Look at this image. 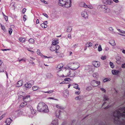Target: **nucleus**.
Listing matches in <instances>:
<instances>
[{
    "mask_svg": "<svg viewBox=\"0 0 125 125\" xmlns=\"http://www.w3.org/2000/svg\"><path fill=\"white\" fill-rule=\"evenodd\" d=\"M114 116L115 117L114 122L115 124H117L120 122V118L121 117L124 118L123 119L125 120V107L120 108L118 110L115 111L113 113Z\"/></svg>",
    "mask_w": 125,
    "mask_h": 125,
    "instance_id": "f257e3e1",
    "label": "nucleus"
},
{
    "mask_svg": "<svg viewBox=\"0 0 125 125\" xmlns=\"http://www.w3.org/2000/svg\"><path fill=\"white\" fill-rule=\"evenodd\" d=\"M37 109L38 111L40 112L47 113L49 111L47 105L42 102H40L38 104Z\"/></svg>",
    "mask_w": 125,
    "mask_h": 125,
    "instance_id": "f03ea898",
    "label": "nucleus"
},
{
    "mask_svg": "<svg viewBox=\"0 0 125 125\" xmlns=\"http://www.w3.org/2000/svg\"><path fill=\"white\" fill-rule=\"evenodd\" d=\"M71 0H59L58 4L59 5L63 6L64 5L66 8L71 6Z\"/></svg>",
    "mask_w": 125,
    "mask_h": 125,
    "instance_id": "7ed1b4c3",
    "label": "nucleus"
},
{
    "mask_svg": "<svg viewBox=\"0 0 125 125\" xmlns=\"http://www.w3.org/2000/svg\"><path fill=\"white\" fill-rule=\"evenodd\" d=\"M64 71L65 72L64 75L66 77L69 76L72 77L74 76L75 75L76 71L72 69L66 68V70H64Z\"/></svg>",
    "mask_w": 125,
    "mask_h": 125,
    "instance_id": "20e7f679",
    "label": "nucleus"
},
{
    "mask_svg": "<svg viewBox=\"0 0 125 125\" xmlns=\"http://www.w3.org/2000/svg\"><path fill=\"white\" fill-rule=\"evenodd\" d=\"M80 65L79 63L77 62H71L70 63L68 64V68L75 70L79 68Z\"/></svg>",
    "mask_w": 125,
    "mask_h": 125,
    "instance_id": "39448f33",
    "label": "nucleus"
},
{
    "mask_svg": "<svg viewBox=\"0 0 125 125\" xmlns=\"http://www.w3.org/2000/svg\"><path fill=\"white\" fill-rule=\"evenodd\" d=\"M60 47V46L58 45H52L50 49L51 51L52 52L56 51L55 52L57 54V55L59 56L60 52L57 51V50L59 49Z\"/></svg>",
    "mask_w": 125,
    "mask_h": 125,
    "instance_id": "423d86ee",
    "label": "nucleus"
},
{
    "mask_svg": "<svg viewBox=\"0 0 125 125\" xmlns=\"http://www.w3.org/2000/svg\"><path fill=\"white\" fill-rule=\"evenodd\" d=\"M64 70H66V68H63L59 71L57 73V75L60 77H66V76L64 75L65 72L64 71Z\"/></svg>",
    "mask_w": 125,
    "mask_h": 125,
    "instance_id": "0eeeda50",
    "label": "nucleus"
},
{
    "mask_svg": "<svg viewBox=\"0 0 125 125\" xmlns=\"http://www.w3.org/2000/svg\"><path fill=\"white\" fill-rule=\"evenodd\" d=\"M100 81H97L95 80L92 81L91 83V85L94 87L97 86L100 84Z\"/></svg>",
    "mask_w": 125,
    "mask_h": 125,
    "instance_id": "6e6552de",
    "label": "nucleus"
},
{
    "mask_svg": "<svg viewBox=\"0 0 125 125\" xmlns=\"http://www.w3.org/2000/svg\"><path fill=\"white\" fill-rule=\"evenodd\" d=\"M30 96L27 95L26 96H24L23 98V100L24 102H29L30 100Z\"/></svg>",
    "mask_w": 125,
    "mask_h": 125,
    "instance_id": "1a4fd4ad",
    "label": "nucleus"
},
{
    "mask_svg": "<svg viewBox=\"0 0 125 125\" xmlns=\"http://www.w3.org/2000/svg\"><path fill=\"white\" fill-rule=\"evenodd\" d=\"M82 16L85 19L87 18L88 15L86 11H83L81 13Z\"/></svg>",
    "mask_w": 125,
    "mask_h": 125,
    "instance_id": "9d476101",
    "label": "nucleus"
},
{
    "mask_svg": "<svg viewBox=\"0 0 125 125\" xmlns=\"http://www.w3.org/2000/svg\"><path fill=\"white\" fill-rule=\"evenodd\" d=\"M93 65L96 67H98L100 65V63L99 62L95 61L93 62Z\"/></svg>",
    "mask_w": 125,
    "mask_h": 125,
    "instance_id": "9b49d317",
    "label": "nucleus"
},
{
    "mask_svg": "<svg viewBox=\"0 0 125 125\" xmlns=\"http://www.w3.org/2000/svg\"><path fill=\"white\" fill-rule=\"evenodd\" d=\"M47 21H45L43 23L41 24V26L42 28H46L47 27Z\"/></svg>",
    "mask_w": 125,
    "mask_h": 125,
    "instance_id": "f8f14e48",
    "label": "nucleus"
},
{
    "mask_svg": "<svg viewBox=\"0 0 125 125\" xmlns=\"http://www.w3.org/2000/svg\"><path fill=\"white\" fill-rule=\"evenodd\" d=\"M23 83V81L22 80H20L18 81L16 84V87H19L22 85Z\"/></svg>",
    "mask_w": 125,
    "mask_h": 125,
    "instance_id": "ddd939ff",
    "label": "nucleus"
},
{
    "mask_svg": "<svg viewBox=\"0 0 125 125\" xmlns=\"http://www.w3.org/2000/svg\"><path fill=\"white\" fill-rule=\"evenodd\" d=\"M12 120L10 118H8L6 121V125H10L12 122Z\"/></svg>",
    "mask_w": 125,
    "mask_h": 125,
    "instance_id": "4468645a",
    "label": "nucleus"
},
{
    "mask_svg": "<svg viewBox=\"0 0 125 125\" xmlns=\"http://www.w3.org/2000/svg\"><path fill=\"white\" fill-rule=\"evenodd\" d=\"M25 86L26 88L27 89H30L31 88L32 86L30 84L29 82L26 83L25 84Z\"/></svg>",
    "mask_w": 125,
    "mask_h": 125,
    "instance_id": "2eb2a0df",
    "label": "nucleus"
},
{
    "mask_svg": "<svg viewBox=\"0 0 125 125\" xmlns=\"http://www.w3.org/2000/svg\"><path fill=\"white\" fill-rule=\"evenodd\" d=\"M80 6L81 7H83L85 8H87L88 6L83 2H81L80 4Z\"/></svg>",
    "mask_w": 125,
    "mask_h": 125,
    "instance_id": "dca6fc26",
    "label": "nucleus"
},
{
    "mask_svg": "<svg viewBox=\"0 0 125 125\" xmlns=\"http://www.w3.org/2000/svg\"><path fill=\"white\" fill-rule=\"evenodd\" d=\"M119 72V71L118 70H113L112 71V73L114 75H117Z\"/></svg>",
    "mask_w": 125,
    "mask_h": 125,
    "instance_id": "f3484780",
    "label": "nucleus"
},
{
    "mask_svg": "<svg viewBox=\"0 0 125 125\" xmlns=\"http://www.w3.org/2000/svg\"><path fill=\"white\" fill-rule=\"evenodd\" d=\"M27 104L26 102H24L21 104L19 106L20 108H22L24 107L25 105H26Z\"/></svg>",
    "mask_w": 125,
    "mask_h": 125,
    "instance_id": "a211bd4d",
    "label": "nucleus"
},
{
    "mask_svg": "<svg viewBox=\"0 0 125 125\" xmlns=\"http://www.w3.org/2000/svg\"><path fill=\"white\" fill-rule=\"evenodd\" d=\"M52 125H58V120L57 119L54 120L52 121Z\"/></svg>",
    "mask_w": 125,
    "mask_h": 125,
    "instance_id": "6ab92c4d",
    "label": "nucleus"
},
{
    "mask_svg": "<svg viewBox=\"0 0 125 125\" xmlns=\"http://www.w3.org/2000/svg\"><path fill=\"white\" fill-rule=\"evenodd\" d=\"M61 112L60 110H57L56 112V117L59 118L60 115L61 114Z\"/></svg>",
    "mask_w": 125,
    "mask_h": 125,
    "instance_id": "aec40b11",
    "label": "nucleus"
},
{
    "mask_svg": "<svg viewBox=\"0 0 125 125\" xmlns=\"http://www.w3.org/2000/svg\"><path fill=\"white\" fill-rule=\"evenodd\" d=\"M105 1L104 2V3L106 4L110 5L113 2L112 0H105Z\"/></svg>",
    "mask_w": 125,
    "mask_h": 125,
    "instance_id": "412c9836",
    "label": "nucleus"
},
{
    "mask_svg": "<svg viewBox=\"0 0 125 125\" xmlns=\"http://www.w3.org/2000/svg\"><path fill=\"white\" fill-rule=\"evenodd\" d=\"M64 80H65V81L62 82L61 83L63 84V83H68V82L65 83V82H64V81H67L68 82H70L71 81V79L70 78H65V79H64Z\"/></svg>",
    "mask_w": 125,
    "mask_h": 125,
    "instance_id": "4be33fe9",
    "label": "nucleus"
},
{
    "mask_svg": "<svg viewBox=\"0 0 125 125\" xmlns=\"http://www.w3.org/2000/svg\"><path fill=\"white\" fill-rule=\"evenodd\" d=\"M92 45V43L90 42H88L86 44V47H90Z\"/></svg>",
    "mask_w": 125,
    "mask_h": 125,
    "instance_id": "5701e85b",
    "label": "nucleus"
},
{
    "mask_svg": "<svg viewBox=\"0 0 125 125\" xmlns=\"http://www.w3.org/2000/svg\"><path fill=\"white\" fill-rule=\"evenodd\" d=\"M63 65L62 63H60L57 65V69H60L62 68L63 67Z\"/></svg>",
    "mask_w": 125,
    "mask_h": 125,
    "instance_id": "b1692460",
    "label": "nucleus"
},
{
    "mask_svg": "<svg viewBox=\"0 0 125 125\" xmlns=\"http://www.w3.org/2000/svg\"><path fill=\"white\" fill-rule=\"evenodd\" d=\"M109 42L113 46H114L116 44L115 41L114 40H112L110 41Z\"/></svg>",
    "mask_w": 125,
    "mask_h": 125,
    "instance_id": "393cba45",
    "label": "nucleus"
},
{
    "mask_svg": "<svg viewBox=\"0 0 125 125\" xmlns=\"http://www.w3.org/2000/svg\"><path fill=\"white\" fill-rule=\"evenodd\" d=\"M39 89V87L37 86H33L32 88V90L34 91H36Z\"/></svg>",
    "mask_w": 125,
    "mask_h": 125,
    "instance_id": "a878e982",
    "label": "nucleus"
},
{
    "mask_svg": "<svg viewBox=\"0 0 125 125\" xmlns=\"http://www.w3.org/2000/svg\"><path fill=\"white\" fill-rule=\"evenodd\" d=\"M19 40V41L22 43H23L25 42V39L24 38L22 37H20V38Z\"/></svg>",
    "mask_w": 125,
    "mask_h": 125,
    "instance_id": "bb28decb",
    "label": "nucleus"
},
{
    "mask_svg": "<svg viewBox=\"0 0 125 125\" xmlns=\"http://www.w3.org/2000/svg\"><path fill=\"white\" fill-rule=\"evenodd\" d=\"M52 43V45H56L58 43V42L57 40L53 41Z\"/></svg>",
    "mask_w": 125,
    "mask_h": 125,
    "instance_id": "cd10ccee",
    "label": "nucleus"
},
{
    "mask_svg": "<svg viewBox=\"0 0 125 125\" xmlns=\"http://www.w3.org/2000/svg\"><path fill=\"white\" fill-rule=\"evenodd\" d=\"M78 85L77 84H75L74 85L73 87L76 89H78V90H80V88L78 87Z\"/></svg>",
    "mask_w": 125,
    "mask_h": 125,
    "instance_id": "c85d7f7f",
    "label": "nucleus"
},
{
    "mask_svg": "<svg viewBox=\"0 0 125 125\" xmlns=\"http://www.w3.org/2000/svg\"><path fill=\"white\" fill-rule=\"evenodd\" d=\"M93 76L94 77L97 78L98 76V74L97 73H95L93 74Z\"/></svg>",
    "mask_w": 125,
    "mask_h": 125,
    "instance_id": "c756f323",
    "label": "nucleus"
},
{
    "mask_svg": "<svg viewBox=\"0 0 125 125\" xmlns=\"http://www.w3.org/2000/svg\"><path fill=\"white\" fill-rule=\"evenodd\" d=\"M34 42V40L33 39L31 38L29 40V42L31 43H33Z\"/></svg>",
    "mask_w": 125,
    "mask_h": 125,
    "instance_id": "7c9ffc66",
    "label": "nucleus"
},
{
    "mask_svg": "<svg viewBox=\"0 0 125 125\" xmlns=\"http://www.w3.org/2000/svg\"><path fill=\"white\" fill-rule=\"evenodd\" d=\"M72 30V28L71 27H68L67 29V31L69 32H71Z\"/></svg>",
    "mask_w": 125,
    "mask_h": 125,
    "instance_id": "2f4dec72",
    "label": "nucleus"
},
{
    "mask_svg": "<svg viewBox=\"0 0 125 125\" xmlns=\"http://www.w3.org/2000/svg\"><path fill=\"white\" fill-rule=\"evenodd\" d=\"M37 53L38 55L41 56L42 55V53L40 52V50L38 49L37 51Z\"/></svg>",
    "mask_w": 125,
    "mask_h": 125,
    "instance_id": "473e14b6",
    "label": "nucleus"
},
{
    "mask_svg": "<svg viewBox=\"0 0 125 125\" xmlns=\"http://www.w3.org/2000/svg\"><path fill=\"white\" fill-rule=\"evenodd\" d=\"M102 48L101 47V45H99L98 48V50L99 52L102 51Z\"/></svg>",
    "mask_w": 125,
    "mask_h": 125,
    "instance_id": "72a5a7b5",
    "label": "nucleus"
},
{
    "mask_svg": "<svg viewBox=\"0 0 125 125\" xmlns=\"http://www.w3.org/2000/svg\"><path fill=\"white\" fill-rule=\"evenodd\" d=\"M109 65L112 68H113L114 67V65L113 63H112L111 62H109Z\"/></svg>",
    "mask_w": 125,
    "mask_h": 125,
    "instance_id": "f704fd0d",
    "label": "nucleus"
},
{
    "mask_svg": "<svg viewBox=\"0 0 125 125\" xmlns=\"http://www.w3.org/2000/svg\"><path fill=\"white\" fill-rule=\"evenodd\" d=\"M30 111H31V114L32 115L34 114H35V110L33 109L32 108V109H31Z\"/></svg>",
    "mask_w": 125,
    "mask_h": 125,
    "instance_id": "c9c22d12",
    "label": "nucleus"
},
{
    "mask_svg": "<svg viewBox=\"0 0 125 125\" xmlns=\"http://www.w3.org/2000/svg\"><path fill=\"white\" fill-rule=\"evenodd\" d=\"M27 107L28 108V109L29 110H30L33 108L30 105H28L27 106Z\"/></svg>",
    "mask_w": 125,
    "mask_h": 125,
    "instance_id": "e433bc0d",
    "label": "nucleus"
},
{
    "mask_svg": "<svg viewBox=\"0 0 125 125\" xmlns=\"http://www.w3.org/2000/svg\"><path fill=\"white\" fill-rule=\"evenodd\" d=\"M108 96H107L104 95V101L108 100Z\"/></svg>",
    "mask_w": 125,
    "mask_h": 125,
    "instance_id": "4c0bfd02",
    "label": "nucleus"
},
{
    "mask_svg": "<svg viewBox=\"0 0 125 125\" xmlns=\"http://www.w3.org/2000/svg\"><path fill=\"white\" fill-rule=\"evenodd\" d=\"M54 92V90H52L46 92H44L45 93H51Z\"/></svg>",
    "mask_w": 125,
    "mask_h": 125,
    "instance_id": "58836bf2",
    "label": "nucleus"
},
{
    "mask_svg": "<svg viewBox=\"0 0 125 125\" xmlns=\"http://www.w3.org/2000/svg\"><path fill=\"white\" fill-rule=\"evenodd\" d=\"M29 83L32 86V85H33L34 84V81L31 80L29 81Z\"/></svg>",
    "mask_w": 125,
    "mask_h": 125,
    "instance_id": "ea45409f",
    "label": "nucleus"
},
{
    "mask_svg": "<svg viewBox=\"0 0 125 125\" xmlns=\"http://www.w3.org/2000/svg\"><path fill=\"white\" fill-rule=\"evenodd\" d=\"M9 33L10 34H11L12 31V30L11 28H9L8 30Z\"/></svg>",
    "mask_w": 125,
    "mask_h": 125,
    "instance_id": "a19ab883",
    "label": "nucleus"
},
{
    "mask_svg": "<svg viewBox=\"0 0 125 125\" xmlns=\"http://www.w3.org/2000/svg\"><path fill=\"white\" fill-rule=\"evenodd\" d=\"M101 7L102 8L105 9V10H107V7L104 5H103L101 6Z\"/></svg>",
    "mask_w": 125,
    "mask_h": 125,
    "instance_id": "79ce46f5",
    "label": "nucleus"
},
{
    "mask_svg": "<svg viewBox=\"0 0 125 125\" xmlns=\"http://www.w3.org/2000/svg\"><path fill=\"white\" fill-rule=\"evenodd\" d=\"M81 96H78L76 97L75 98V99L76 100H80L81 99Z\"/></svg>",
    "mask_w": 125,
    "mask_h": 125,
    "instance_id": "37998d69",
    "label": "nucleus"
},
{
    "mask_svg": "<svg viewBox=\"0 0 125 125\" xmlns=\"http://www.w3.org/2000/svg\"><path fill=\"white\" fill-rule=\"evenodd\" d=\"M4 71V68L1 67H0V73L3 72Z\"/></svg>",
    "mask_w": 125,
    "mask_h": 125,
    "instance_id": "c03bdc74",
    "label": "nucleus"
},
{
    "mask_svg": "<svg viewBox=\"0 0 125 125\" xmlns=\"http://www.w3.org/2000/svg\"><path fill=\"white\" fill-rule=\"evenodd\" d=\"M3 15L4 16V19L6 21H7L8 20V17L7 16H5L4 13H3Z\"/></svg>",
    "mask_w": 125,
    "mask_h": 125,
    "instance_id": "a18cd8bd",
    "label": "nucleus"
},
{
    "mask_svg": "<svg viewBox=\"0 0 125 125\" xmlns=\"http://www.w3.org/2000/svg\"><path fill=\"white\" fill-rule=\"evenodd\" d=\"M92 89V88L91 86H89L87 87L86 88V90H87L89 91L91 90Z\"/></svg>",
    "mask_w": 125,
    "mask_h": 125,
    "instance_id": "49530a36",
    "label": "nucleus"
},
{
    "mask_svg": "<svg viewBox=\"0 0 125 125\" xmlns=\"http://www.w3.org/2000/svg\"><path fill=\"white\" fill-rule=\"evenodd\" d=\"M106 56H102L101 57V59L103 60H104L106 59Z\"/></svg>",
    "mask_w": 125,
    "mask_h": 125,
    "instance_id": "de8ad7c7",
    "label": "nucleus"
},
{
    "mask_svg": "<svg viewBox=\"0 0 125 125\" xmlns=\"http://www.w3.org/2000/svg\"><path fill=\"white\" fill-rule=\"evenodd\" d=\"M2 29L4 31H6V30L5 27L4 26H1Z\"/></svg>",
    "mask_w": 125,
    "mask_h": 125,
    "instance_id": "09e8293b",
    "label": "nucleus"
},
{
    "mask_svg": "<svg viewBox=\"0 0 125 125\" xmlns=\"http://www.w3.org/2000/svg\"><path fill=\"white\" fill-rule=\"evenodd\" d=\"M5 114H3L0 117V120L2 119L3 117L5 116Z\"/></svg>",
    "mask_w": 125,
    "mask_h": 125,
    "instance_id": "8fccbe9b",
    "label": "nucleus"
},
{
    "mask_svg": "<svg viewBox=\"0 0 125 125\" xmlns=\"http://www.w3.org/2000/svg\"><path fill=\"white\" fill-rule=\"evenodd\" d=\"M26 15H24L23 17V20L24 21H25L26 20Z\"/></svg>",
    "mask_w": 125,
    "mask_h": 125,
    "instance_id": "3c124183",
    "label": "nucleus"
},
{
    "mask_svg": "<svg viewBox=\"0 0 125 125\" xmlns=\"http://www.w3.org/2000/svg\"><path fill=\"white\" fill-rule=\"evenodd\" d=\"M56 107L57 108H59L61 109H63L62 107L60 106L59 105H56Z\"/></svg>",
    "mask_w": 125,
    "mask_h": 125,
    "instance_id": "603ef678",
    "label": "nucleus"
},
{
    "mask_svg": "<svg viewBox=\"0 0 125 125\" xmlns=\"http://www.w3.org/2000/svg\"><path fill=\"white\" fill-rule=\"evenodd\" d=\"M80 91H76L75 92V93L76 94L79 95L80 94Z\"/></svg>",
    "mask_w": 125,
    "mask_h": 125,
    "instance_id": "864d4df0",
    "label": "nucleus"
},
{
    "mask_svg": "<svg viewBox=\"0 0 125 125\" xmlns=\"http://www.w3.org/2000/svg\"><path fill=\"white\" fill-rule=\"evenodd\" d=\"M109 30L110 31H112L113 30V29L112 27H110L109 28Z\"/></svg>",
    "mask_w": 125,
    "mask_h": 125,
    "instance_id": "5fc2aeb1",
    "label": "nucleus"
},
{
    "mask_svg": "<svg viewBox=\"0 0 125 125\" xmlns=\"http://www.w3.org/2000/svg\"><path fill=\"white\" fill-rule=\"evenodd\" d=\"M40 1H42V2H43L45 4H47V3L46 1H45L44 0H40Z\"/></svg>",
    "mask_w": 125,
    "mask_h": 125,
    "instance_id": "6e6d98bb",
    "label": "nucleus"
},
{
    "mask_svg": "<svg viewBox=\"0 0 125 125\" xmlns=\"http://www.w3.org/2000/svg\"><path fill=\"white\" fill-rule=\"evenodd\" d=\"M68 37L69 38L71 39V34H68Z\"/></svg>",
    "mask_w": 125,
    "mask_h": 125,
    "instance_id": "4d7b16f0",
    "label": "nucleus"
},
{
    "mask_svg": "<svg viewBox=\"0 0 125 125\" xmlns=\"http://www.w3.org/2000/svg\"><path fill=\"white\" fill-rule=\"evenodd\" d=\"M52 76V75H51V74L50 73H48L47 74V77H49V76H50V77H51V76Z\"/></svg>",
    "mask_w": 125,
    "mask_h": 125,
    "instance_id": "13d9d810",
    "label": "nucleus"
},
{
    "mask_svg": "<svg viewBox=\"0 0 125 125\" xmlns=\"http://www.w3.org/2000/svg\"><path fill=\"white\" fill-rule=\"evenodd\" d=\"M26 10L25 8H24L22 10V13H24L26 12Z\"/></svg>",
    "mask_w": 125,
    "mask_h": 125,
    "instance_id": "bf43d9fd",
    "label": "nucleus"
},
{
    "mask_svg": "<svg viewBox=\"0 0 125 125\" xmlns=\"http://www.w3.org/2000/svg\"><path fill=\"white\" fill-rule=\"evenodd\" d=\"M108 80H109L107 78H105L104 80L103 81L104 82H105L107 81H108Z\"/></svg>",
    "mask_w": 125,
    "mask_h": 125,
    "instance_id": "052dcab7",
    "label": "nucleus"
},
{
    "mask_svg": "<svg viewBox=\"0 0 125 125\" xmlns=\"http://www.w3.org/2000/svg\"><path fill=\"white\" fill-rule=\"evenodd\" d=\"M100 89L102 91H104V92H105L106 90L104 89L103 88H100Z\"/></svg>",
    "mask_w": 125,
    "mask_h": 125,
    "instance_id": "680f3d73",
    "label": "nucleus"
},
{
    "mask_svg": "<svg viewBox=\"0 0 125 125\" xmlns=\"http://www.w3.org/2000/svg\"><path fill=\"white\" fill-rule=\"evenodd\" d=\"M122 67L123 68H125V63L123 64L122 65Z\"/></svg>",
    "mask_w": 125,
    "mask_h": 125,
    "instance_id": "e2e57ef3",
    "label": "nucleus"
},
{
    "mask_svg": "<svg viewBox=\"0 0 125 125\" xmlns=\"http://www.w3.org/2000/svg\"><path fill=\"white\" fill-rule=\"evenodd\" d=\"M43 15L45 16L46 17L48 18V15L46 14L45 13H43Z\"/></svg>",
    "mask_w": 125,
    "mask_h": 125,
    "instance_id": "0e129e2a",
    "label": "nucleus"
},
{
    "mask_svg": "<svg viewBox=\"0 0 125 125\" xmlns=\"http://www.w3.org/2000/svg\"><path fill=\"white\" fill-rule=\"evenodd\" d=\"M118 30L121 33H123V32H124V31H123V32H122L121 31V30L119 29H118Z\"/></svg>",
    "mask_w": 125,
    "mask_h": 125,
    "instance_id": "69168bd1",
    "label": "nucleus"
},
{
    "mask_svg": "<svg viewBox=\"0 0 125 125\" xmlns=\"http://www.w3.org/2000/svg\"><path fill=\"white\" fill-rule=\"evenodd\" d=\"M44 57L45 58H52V57H47L46 56H44Z\"/></svg>",
    "mask_w": 125,
    "mask_h": 125,
    "instance_id": "338daca9",
    "label": "nucleus"
},
{
    "mask_svg": "<svg viewBox=\"0 0 125 125\" xmlns=\"http://www.w3.org/2000/svg\"><path fill=\"white\" fill-rule=\"evenodd\" d=\"M39 20L37 19L36 21V23L37 24H38L39 23Z\"/></svg>",
    "mask_w": 125,
    "mask_h": 125,
    "instance_id": "774afa93",
    "label": "nucleus"
}]
</instances>
